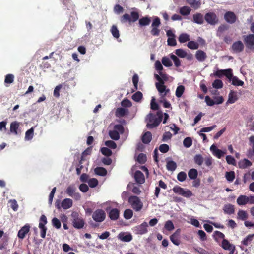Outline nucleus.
Returning <instances> with one entry per match:
<instances>
[{
  "mask_svg": "<svg viewBox=\"0 0 254 254\" xmlns=\"http://www.w3.org/2000/svg\"><path fill=\"white\" fill-rule=\"evenodd\" d=\"M162 119V113L161 112L158 111L156 115L153 113H149L146 119L147 127L149 129L153 128L158 126Z\"/></svg>",
  "mask_w": 254,
  "mask_h": 254,
  "instance_id": "nucleus-1",
  "label": "nucleus"
},
{
  "mask_svg": "<svg viewBox=\"0 0 254 254\" xmlns=\"http://www.w3.org/2000/svg\"><path fill=\"white\" fill-rule=\"evenodd\" d=\"M139 15L138 12L136 11H132L130 15L126 13L121 17V22L125 23L128 22L129 23H133L139 19Z\"/></svg>",
  "mask_w": 254,
  "mask_h": 254,
  "instance_id": "nucleus-2",
  "label": "nucleus"
},
{
  "mask_svg": "<svg viewBox=\"0 0 254 254\" xmlns=\"http://www.w3.org/2000/svg\"><path fill=\"white\" fill-rule=\"evenodd\" d=\"M128 201L131 207L136 211H140L143 207V203L136 196H130L128 198Z\"/></svg>",
  "mask_w": 254,
  "mask_h": 254,
  "instance_id": "nucleus-3",
  "label": "nucleus"
},
{
  "mask_svg": "<svg viewBox=\"0 0 254 254\" xmlns=\"http://www.w3.org/2000/svg\"><path fill=\"white\" fill-rule=\"evenodd\" d=\"M161 20L158 17H155L151 24L150 33L153 36H158L160 35V30L159 27L161 25Z\"/></svg>",
  "mask_w": 254,
  "mask_h": 254,
  "instance_id": "nucleus-4",
  "label": "nucleus"
},
{
  "mask_svg": "<svg viewBox=\"0 0 254 254\" xmlns=\"http://www.w3.org/2000/svg\"><path fill=\"white\" fill-rule=\"evenodd\" d=\"M173 192L185 197L189 198L193 195L192 192L189 189H184L179 186H175L172 189Z\"/></svg>",
  "mask_w": 254,
  "mask_h": 254,
  "instance_id": "nucleus-5",
  "label": "nucleus"
},
{
  "mask_svg": "<svg viewBox=\"0 0 254 254\" xmlns=\"http://www.w3.org/2000/svg\"><path fill=\"white\" fill-rule=\"evenodd\" d=\"M73 205V201L70 198H65L60 203V200H57L55 202V206L60 210L61 208L66 210L71 208Z\"/></svg>",
  "mask_w": 254,
  "mask_h": 254,
  "instance_id": "nucleus-6",
  "label": "nucleus"
},
{
  "mask_svg": "<svg viewBox=\"0 0 254 254\" xmlns=\"http://www.w3.org/2000/svg\"><path fill=\"white\" fill-rule=\"evenodd\" d=\"M72 217L73 219L72 221L73 226L76 229H81L83 227L85 222L84 220L80 217L77 213H73L72 214Z\"/></svg>",
  "mask_w": 254,
  "mask_h": 254,
  "instance_id": "nucleus-7",
  "label": "nucleus"
},
{
  "mask_svg": "<svg viewBox=\"0 0 254 254\" xmlns=\"http://www.w3.org/2000/svg\"><path fill=\"white\" fill-rule=\"evenodd\" d=\"M106 218V213L105 211L101 209H98L95 210L92 214V218L97 222H103Z\"/></svg>",
  "mask_w": 254,
  "mask_h": 254,
  "instance_id": "nucleus-8",
  "label": "nucleus"
},
{
  "mask_svg": "<svg viewBox=\"0 0 254 254\" xmlns=\"http://www.w3.org/2000/svg\"><path fill=\"white\" fill-rule=\"evenodd\" d=\"M76 187L74 185H69L65 190L66 193L70 197H73L76 200H79L81 198V195L79 192H76Z\"/></svg>",
  "mask_w": 254,
  "mask_h": 254,
  "instance_id": "nucleus-9",
  "label": "nucleus"
},
{
  "mask_svg": "<svg viewBox=\"0 0 254 254\" xmlns=\"http://www.w3.org/2000/svg\"><path fill=\"white\" fill-rule=\"evenodd\" d=\"M204 19L209 24L215 25L218 23L219 19L214 12H210L207 13L204 16Z\"/></svg>",
  "mask_w": 254,
  "mask_h": 254,
  "instance_id": "nucleus-10",
  "label": "nucleus"
},
{
  "mask_svg": "<svg viewBox=\"0 0 254 254\" xmlns=\"http://www.w3.org/2000/svg\"><path fill=\"white\" fill-rule=\"evenodd\" d=\"M244 42L247 48L254 50V35L250 34L243 36Z\"/></svg>",
  "mask_w": 254,
  "mask_h": 254,
  "instance_id": "nucleus-11",
  "label": "nucleus"
},
{
  "mask_svg": "<svg viewBox=\"0 0 254 254\" xmlns=\"http://www.w3.org/2000/svg\"><path fill=\"white\" fill-rule=\"evenodd\" d=\"M155 79L158 81V82L156 83L155 85L157 89L160 94L165 92L166 87L164 85V82L161 77L158 74L154 75Z\"/></svg>",
  "mask_w": 254,
  "mask_h": 254,
  "instance_id": "nucleus-12",
  "label": "nucleus"
},
{
  "mask_svg": "<svg viewBox=\"0 0 254 254\" xmlns=\"http://www.w3.org/2000/svg\"><path fill=\"white\" fill-rule=\"evenodd\" d=\"M225 21L229 24H233L235 23L237 19V17L234 12L232 11L226 12L224 16Z\"/></svg>",
  "mask_w": 254,
  "mask_h": 254,
  "instance_id": "nucleus-13",
  "label": "nucleus"
},
{
  "mask_svg": "<svg viewBox=\"0 0 254 254\" xmlns=\"http://www.w3.org/2000/svg\"><path fill=\"white\" fill-rule=\"evenodd\" d=\"M221 247L224 250L230 251V254H233L235 250V246L230 244L229 241L226 239L223 240L222 242Z\"/></svg>",
  "mask_w": 254,
  "mask_h": 254,
  "instance_id": "nucleus-14",
  "label": "nucleus"
},
{
  "mask_svg": "<svg viewBox=\"0 0 254 254\" xmlns=\"http://www.w3.org/2000/svg\"><path fill=\"white\" fill-rule=\"evenodd\" d=\"M232 51L236 53L242 52L244 49V45L241 41L235 42L231 46Z\"/></svg>",
  "mask_w": 254,
  "mask_h": 254,
  "instance_id": "nucleus-15",
  "label": "nucleus"
},
{
  "mask_svg": "<svg viewBox=\"0 0 254 254\" xmlns=\"http://www.w3.org/2000/svg\"><path fill=\"white\" fill-rule=\"evenodd\" d=\"M181 230L178 229L173 234L170 236V239L171 242L175 245L179 246L180 244L181 241L179 239Z\"/></svg>",
  "mask_w": 254,
  "mask_h": 254,
  "instance_id": "nucleus-16",
  "label": "nucleus"
},
{
  "mask_svg": "<svg viewBox=\"0 0 254 254\" xmlns=\"http://www.w3.org/2000/svg\"><path fill=\"white\" fill-rule=\"evenodd\" d=\"M30 228V226L29 224H25L19 230L17 234L18 237L21 239H24L26 235L29 232Z\"/></svg>",
  "mask_w": 254,
  "mask_h": 254,
  "instance_id": "nucleus-17",
  "label": "nucleus"
},
{
  "mask_svg": "<svg viewBox=\"0 0 254 254\" xmlns=\"http://www.w3.org/2000/svg\"><path fill=\"white\" fill-rule=\"evenodd\" d=\"M147 227L148 224L147 222H143L141 224L136 227L137 233L140 235L146 234L148 232Z\"/></svg>",
  "mask_w": 254,
  "mask_h": 254,
  "instance_id": "nucleus-18",
  "label": "nucleus"
},
{
  "mask_svg": "<svg viewBox=\"0 0 254 254\" xmlns=\"http://www.w3.org/2000/svg\"><path fill=\"white\" fill-rule=\"evenodd\" d=\"M134 177L136 182L138 184H142L145 182L144 176L143 173L140 171H136L134 173Z\"/></svg>",
  "mask_w": 254,
  "mask_h": 254,
  "instance_id": "nucleus-19",
  "label": "nucleus"
},
{
  "mask_svg": "<svg viewBox=\"0 0 254 254\" xmlns=\"http://www.w3.org/2000/svg\"><path fill=\"white\" fill-rule=\"evenodd\" d=\"M238 99L236 92L233 90H231L228 95V99L226 102L227 104H233Z\"/></svg>",
  "mask_w": 254,
  "mask_h": 254,
  "instance_id": "nucleus-20",
  "label": "nucleus"
},
{
  "mask_svg": "<svg viewBox=\"0 0 254 254\" xmlns=\"http://www.w3.org/2000/svg\"><path fill=\"white\" fill-rule=\"evenodd\" d=\"M20 126V123L17 121H14L11 123L10 126V132L16 135L18 134V129Z\"/></svg>",
  "mask_w": 254,
  "mask_h": 254,
  "instance_id": "nucleus-21",
  "label": "nucleus"
},
{
  "mask_svg": "<svg viewBox=\"0 0 254 254\" xmlns=\"http://www.w3.org/2000/svg\"><path fill=\"white\" fill-rule=\"evenodd\" d=\"M204 17L200 13H196L193 15V22L198 24H202L204 23Z\"/></svg>",
  "mask_w": 254,
  "mask_h": 254,
  "instance_id": "nucleus-22",
  "label": "nucleus"
},
{
  "mask_svg": "<svg viewBox=\"0 0 254 254\" xmlns=\"http://www.w3.org/2000/svg\"><path fill=\"white\" fill-rule=\"evenodd\" d=\"M128 109L120 107L118 108L115 111V116L118 118L123 117L128 114Z\"/></svg>",
  "mask_w": 254,
  "mask_h": 254,
  "instance_id": "nucleus-23",
  "label": "nucleus"
},
{
  "mask_svg": "<svg viewBox=\"0 0 254 254\" xmlns=\"http://www.w3.org/2000/svg\"><path fill=\"white\" fill-rule=\"evenodd\" d=\"M223 210L224 213L231 215L235 212V207L231 204H227L224 205Z\"/></svg>",
  "mask_w": 254,
  "mask_h": 254,
  "instance_id": "nucleus-24",
  "label": "nucleus"
},
{
  "mask_svg": "<svg viewBox=\"0 0 254 254\" xmlns=\"http://www.w3.org/2000/svg\"><path fill=\"white\" fill-rule=\"evenodd\" d=\"M151 21V18L148 16L142 17L139 19V26L140 27L148 26L150 24Z\"/></svg>",
  "mask_w": 254,
  "mask_h": 254,
  "instance_id": "nucleus-25",
  "label": "nucleus"
},
{
  "mask_svg": "<svg viewBox=\"0 0 254 254\" xmlns=\"http://www.w3.org/2000/svg\"><path fill=\"white\" fill-rule=\"evenodd\" d=\"M118 238L119 240L123 242H128L132 240V236L130 234H125L124 233H120Z\"/></svg>",
  "mask_w": 254,
  "mask_h": 254,
  "instance_id": "nucleus-26",
  "label": "nucleus"
},
{
  "mask_svg": "<svg viewBox=\"0 0 254 254\" xmlns=\"http://www.w3.org/2000/svg\"><path fill=\"white\" fill-rule=\"evenodd\" d=\"M195 57L198 61L203 62L206 59L207 55L203 51L199 50L196 52Z\"/></svg>",
  "mask_w": 254,
  "mask_h": 254,
  "instance_id": "nucleus-27",
  "label": "nucleus"
},
{
  "mask_svg": "<svg viewBox=\"0 0 254 254\" xmlns=\"http://www.w3.org/2000/svg\"><path fill=\"white\" fill-rule=\"evenodd\" d=\"M120 211L117 208L112 209L109 213L110 218L112 220H116L119 217Z\"/></svg>",
  "mask_w": 254,
  "mask_h": 254,
  "instance_id": "nucleus-28",
  "label": "nucleus"
},
{
  "mask_svg": "<svg viewBox=\"0 0 254 254\" xmlns=\"http://www.w3.org/2000/svg\"><path fill=\"white\" fill-rule=\"evenodd\" d=\"M142 141L144 144L149 143L152 139V134L149 131L146 132L142 136Z\"/></svg>",
  "mask_w": 254,
  "mask_h": 254,
  "instance_id": "nucleus-29",
  "label": "nucleus"
},
{
  "mask_svg": "<svg viewBox=\"0 0 254 254\" xmlns=\"http://www.w3.org/2000/svg\"><path fill=\"white\" fill-rule=\"evenodd\" d=\"M186 2L195 9L199 8L201 5V2L199 0H186Z\"/></svg>",
  "mask_w": 254,
  "mask_h": 254,
  "instance_id": "nucleus-30",
  "label": "nucleus"
},
{
  "mask_svg": "<svg viewBox=\"0 0 254 254\" xmlns=\"http://www.w3.org/2000/svg\"><path fill=\"white\" fill-rule=\"evenodd\" d=\"M94 172L96 175L101 176H105L107 174V170L105 168L101 167H97L95 168Z\"/></svg>",
  "mask_w": 254,
  "mask_h": 254,
  "instance_id": "nucleus-31",
  "label": "nucleus"
},
{
  "mask_svg": "<svg viewBox=\"0 0 254 254\" xmlns=\"http://www.w3.org/2000/svg\"><path fill=\"white\" fill-rule=\"evenodd\" d=\"M237 203L239 205H244L248 203V196L241 195L237 199Z\"/></svg>",
  "mask_w": 254,
  "mask_h": 254,
  "instance_id": "nucleus-32",
  "label": "nucleus"
},
{
  "mask_svg": "<svg viewBox=\"0 0 254 254\" xmlns=\"http://www.w3.org/2000/svg\"><path fill=\"white\" fill-rule=\"evenodd\" d=\"M191 8L187 6L181 7L179 10V13L183 16L189 15L191 12Z\"/></svg>",
  "mask_w": 254,
  "mask_h": 254,
  "instance_id": "nucleus-33",
  "label": "nucleus"
},
{
  "mask_svg": "<svg viewBox=\"0 0 254 254\" xmlns=\"http://www.w3.org/2000/svg\"><path fill=\"white\" fill-rule=\"evenodd\" d=\"M188 176L191 180H195L198 176V171L196 169H191L188 172Z\"/></svg>",
  "mask_w": 254,
  "mask_h": 254,
  "instance_id": "nucleus-34",
  "label": "nucleus"
},
{
  "mask_svg": "<svg viewBox=\"0 0 254 254\" xmlns=\"http://www.w3.org/2000/svg\"><path fill=\"white\" fill-rule=\"evenodd\" d=\"M252 162L247 159H244L239 163L240 168L245 169L252 165Z\"/></svg>",
  "mask_w": 254,
  "mask_h": 254,
  "instance_id": "nucleus-35",
  "label": "nucleus"
},
{
  "mask_svg": "<svg viewBox=\"0 0 254 254\" xmlns=\"http://www.w3.org/2000/svg\"><path fill=\"white\" fill-rule=\"evenodd\" d=\"M248 215L246 211L239 210L237 213V219L241 220H245L248 218Z\"/></svg>",
  "mask_w": 254,
  "mask_h": 254,
  "instance_id": "nucleus-36",
  "label": "nucleus"
},
{
  "mask_svg": "<svg viewBox=\"0 0 254 254\" xmlns=\"http://www.w3.org/2000/svg\"><path fill=\"white\" fill-rule=\"evenodd\" d=\"M177 168V164L174 161H168L167 162L166 168L169 171H173Z\"/></svg>",
  "mask_w": 254,
  "mask_h": 254,
  "instance_id": "nucleus-37",
  "label": "nucleus"
},
{
  "mask_svg": "<svg viewBox=\"0 0 254 254\" xmlns=\"http://www.w3.org/2000/svg\"><path fill=\"white\" fill-rule=\"evenodd\" d=\"M193 160L194 163L199 166L202 165L204 161V158L201 154L195 155L194 157Z\"/></svg>",
  "mask_w": 254,
  "mask_h": 254,
  "instance_id": "nucleus-38",
  "label": "nucleus"
},
{
  "mask_svg": "<svg viewBox=\"0 0 254 254\" xmlns=\"http://www.w3.org/2000/svg\"><path fill=\"white\" fill-rule=\"evenodd\" d=\"M139 77L137 74H134L132 77V82L134 85V88L132 90V92L136 91L138 89V83Z\"/></svg>",
  "mask_w": 254,
  "mask_h": 254,
  "instance_id": "nucleus-39",
  "label": "nucleus"
},
{
  "mask_svg": "<svg viewBox=\"0 0 254 254\" xmlns=\"http://www.w3.org/2000/svg\"><path fill=\"white\" fill-rule=\"evenodd\" d=\"M178 40L181 43H184L190 40V36L187 33H182L180 35Z\"/></svg>",
  "mask_w": 254,
  "mask_h": 254,
  "instance_id": "nucleus-40",
  "label": "nucleus"
},
{
  "mask_svg": "<svg viewBox=\"0 0 254 254\" xmlns=\"http://www.w3.org/2000/svg\"><path fill=\"white\" fill-rule=\"evenodd\" d=\"M143 98V94L140 91H137L132 96V99L137 102L141 101Z\"/></svg>",
  "mask_w": 254,
  "mask_h": 254,
  "instance_id": "nucleus-41",
  "label": "nucleus"
},
{
  "mask_svg": "<svg viewBox=\"0 0 254 254\" xmlns=\"http://www.w3.org/2000/svg\"><path fill=\"white\" fill-rule=\"evenodd\" d=\"M254 237V234H249L242 241V244L245 246H248L253 240Z\"/></svg>",
  "mask_w": 254,
  "mask_h": 254,
  "instance_id": "nucleus-42",
  "label": "nucleus"
},
{
  "mask_svg": "<svg viewBox=\"0 0 254 254\" xmlns=\"http://www.w3.org/2000/svg\"><path fill=\"white\" fill-rule=\"evenodd\" d=\"M232 80V84L234 86H243L244 83L243 81L240 80L237 76H233Z\"/></svg>",
  "mask_w": 254,
  "mask_h": 254,
  "instance_id": "nucleus-43",
  "label": "nucleus"
},
{
  "mask_svg": "<svg viewBox=\"0 0 254 254\" xmlns=\"http://www.w3.org/2000/svg\"><path fill=\"white\" fill-rule=\"evenodd\" d=\"M225 177L227 180L229 182H232L233 181L235 178V174L234 171L226 172Z\"/></svg>",
  "mask_w": 254,
  "mask_h": 254,
  "instance_id": "nucleus-44",
  "label": "nucleus"
},
{
  "mask_svg": "<svg viewBox=\"0 0 254 254\" xmlns=\"http://www.w3.org/2000/svg\"><path fill=\"white\" fill-rule=\"evenodd\" d=\"M109 135L111 138L115 140H118L120 138V133L117 132L116 130H110L109 132Z\"/></svg>",
  "mask_w": 254,
  "mask_h": 254,
  "instance_id": "nucleus-45",
  "label": "nucleus"
},
{
  "mask_svg": "<svg viewBox=\"0 0 254 254\" xmlns=\"http://www.w3.org/2000/svg\"><path fill=\"white\" fill-rule=\"evenodd\" d=\"M111 32L114 38H118L120 37L119 31L116 26L113 25L112 26L111 28Z\"/></svg>",
  "mask_w": 254,
  "mask_h": 254,
  "instance_id": "nucleus-46",
  "label": "nucleus"
},
{
  "mask_svg": "<svg viewBox=\"0 0 254 254\" xmlns=\"http://www.w3.org/2000/svg\"><path fill=\"white\" fill-rule=\"evenodd\" d=\"M92 146H90V147H88L86 149H85L82 153V156L81 157V159L80 160V163L81 164L82 163V161L84 160V156H86V155H90L91 152H92Z\"/></svg>",
  "mask_w": 254,
  "mask_h": 254,
  "instance_id": "nucleus-47",
  "label": "nucleus"
},
{
  "mask_svg": "<svg viewBox=\"0 0 254 254\" xmlns=\"http://www.w3.org/2000/svg\"><path fill=\"white\" fill-rule=\"evenodd\" d=\"M170 58L174 61L175 66L176 67H179L181 66V61L177 56L172 54L170 55Z\"/></svg>",
  "mask_w": 254,
  "mask_h": 254,
  "instance_id": "nucleus-48",
  "label": "nucleus"
},
{
  "mask_svg": "<svg viewBox=\"0 0 254 254\" xmlns=\"http://www.w3.org/2000/svg\"><path fill=\"white\" fill-rule=\"evenodd\" d=\"M187 46L189 49L196 50L198 48L199 44L195 41H190L188 43Z\"/></svg>",
  "mask_w": 254,
  "mask_h": 254,
  "instance_id": "nucleus-49",
  "label": "nucleus"
},
{
  "mask_svg": "<svg viewBox=\"0 0 254 254\" xmlns=\"http://www.w3.org/2000/svg\"><path fill=\"white\" fill-rule=\"evenodd\" d=\"M184 90H185V87L184 86H183V85L178 86L176 90V93H175L176 96L178 98L181 97L182 96V95L184 92Z\"/></svg>",
  "mask_w": 254,
  "mask_h": 254,
  "instance_id": "nucleus-50",
  "label": "nucleus"
},
{
  "mask_svg": "<svg viewBox=\"0 0 254 254\" xmlns=\"http://www.w3.org/2000/svg\"><path fill=\"white\" fill-rule=\"evenodd\" d=\"M34 135V127H32L28 129L25 133V139L26 140H31Z\"/></svg>",
  "mask_w": 254,
  "mask_h": 254,
  "instance_id": "nucleus-51",
  "label": "nucleus"
},
{
  "mask_svg": "<svg viewBox=\"0 0 254 254\" xmlns=\"http://www.w3.org/2000/svg\"><path fill=\"white\" fill-rule=\"evenodd\" d=\"M175 53L180 58H185L187 56V52L182 49H177L175 51Z\"/></svg>",
  "mask_w": 254,
  "mask_h": 254,
  "instance_id": "nucleus-52",
  "label": "nucleus"
},
{
  "mask_svg": "<svg viewBox=\"0 0 254 254\" xmlns=\"http://www.w3.org/2000/svg\"><path fill=\"white\" fill-rule=\"evenodd\" d=\"M212 86L214 88L220 89L223 87V83L220 79H216L212 83Z\"/></svg>",
  "mask_w": 254,
  "mask_h": 254,
  "instance_id": "nucleus-53",
  "label": "nucleus"
},
{
  "mask_svg": "<svg viewBox=\"0 0 254 254\" xmlns=\"http://www.w3.org/2000/svg\"><path fill=\"white\" fill-rule=\"evenodd\" d=\"M213 237H214V239H215V240H216V241H218V238L223 239V240L225 239H224V237H225L224 234L223 233H222L219 231H214V232L213 233Z\"/></svg>",
  "mask_w": 254,
  "mask_h": 254,
  "instance_id": "nucleus-54",
  "label": "nucleus"
},
{
  "mask_svg": "<svg viewBox=\"0 0 254 254\" xmlns=\"http://www.w3.org/2000/svg\"><path fill=\"white\" fill-rule=\"evenodd\" d=\"M162 64L166 67H170L172 65V63L169 58L164 57L162 59Z\"/></svg>",
  "mask_w": 254,
  "mask_h": 254,
  "instance_id": "nucleus-55",
  "label": "nucleus"
},
{
  "mask_svg": "<svg viewBox=\"0 0 254 254\" xmlns=\"http://www.w3.org/2000/svg\"><path fill=\"white\" fill-rule=\"evenodd\" d=\"M101 152L102 154L106 156L107 157H109L112 154V151L108 148L105 147L101 148Z\"/></svg>",
  "mask_w": 254,
  "mask_h": 254,
  "instance_id": "nucleus-56",
  "label": "nucleus"
},
{
  "mask_svg": "<svg viewBox=\"0 0 254 254\" xmlns=\"http://www.w3.org/2000/svg\"><path fill=\"white\" fill-rule=\"evenodd\" d=\"M192 144V141L190 137H188L184 139L183 145L186 148L190 147Z\"/></svg>",
  "mask_w": 254,
  "mask_h": 254,
  "instance_id": "nucleus-57",
  "label": "nucleus"
},
{
  "mask_svg": "<svg viewBox=\"0 0 254 254\" xmlns=\"http://www.w3.org/2000/svg\"><path fill=\"white\" fill-rule=\"evenodd\" d=\"M133 216V211L129 209H126L124 213V216L126 219H130Z\"/></svg>",
  "mask_w": 254,
  "mask_h": 254,
  "instance_id": "nucleus-58",
  "label": "nucleus"
},
{
  "mask_svg": "<svg viewBox=\"0 0 254 254\" xmlns=\"http://www.w3.org/2000/svg\"><path fill=\"white\" fill-rule=\"evenodd\" d=\"M14 76L12 74H8L5 76L4 82L5 83L11 84L14 81Z\"/></svg>",
  "mask_w": 254,
  "mask_h": 254,
  "instance_id": "nucleus-59",
  "label": "nucleus"
},
{
  "mask_svg": "<svg viewBox=\"0 0 254 254\" xmlns=\"http://www.w3.org/2000/svg\"><path fill=\"white\" fill-rule=\"evenodd\" d=\"M39 228L40 229V236L42 238H45L47 232V228L45 226L42 224H39Z\"/></svg>",
  "mask_w": 254,
  "mask_h": 254,
  "instance_id": "nucleus-60",
  "label": "nucleus"
},
{
  "mask_svg": "<svg viewBox=\"0 0 254 254\" xmlns=\"http://www.w3.org/2000/svg\"><path fill=\"white\" fill-rule=\"evenodd\" d=\"M164 228L168 231H172L174 229V226L173 222L171 220H168L166 222Z\"/></svg>",
  "mask_w": 254,
  "mask_h": 254,
  "instance_id": "nucleus-61",
  "label": "nucleus"
},
{
  "mask_svg": "<svg viewBox=\"0 0 254 254\" xmlns=\"http://www.w3.org/2000/svg\"><path fill=\"white\" fill-rule=\"evenodd\" d=\"M52 224L53 226L57 229H59L61 227V223L60 221L56 217H54L52 219Z\"/></svg>",
  "mask_w": 254,
  "mask_h": 254,
  "instance_id": "nucleus-62",
  "label": "nucleus"
},
{
  "mask_svg": "<svg viewBox=\"0 0 254 254\" xmlns=\"http://www.w3.org/2000/svg\"><path fill=\"white\" fill-rule=\"evenodd\" d=\"M88 184L91 188H94L98 184V181L97 179L91 178L88 180Z\"/></svg>",
  "mask_w": 254,
  "mask_h": 254,
  "instance_id": "nucleus-63",
  "label": "nucleus"
},
{
  "mask_svg": "<svg viewBox=\"0 0 254 254\" xmlns=\"http://www.w3.org/2000/svg\"><path fill=\"white\" fill-rule=\"evenodd\" d=\"M177 177L179 181L183 182L187 178V174L185 172L181 171L178 174Z\"/></svg>",
  "mask_w": 254,
  "mask_h": 254,
  "instance_id": "nucleus-64",
  "label": "nucleus"
}]
</instances>
